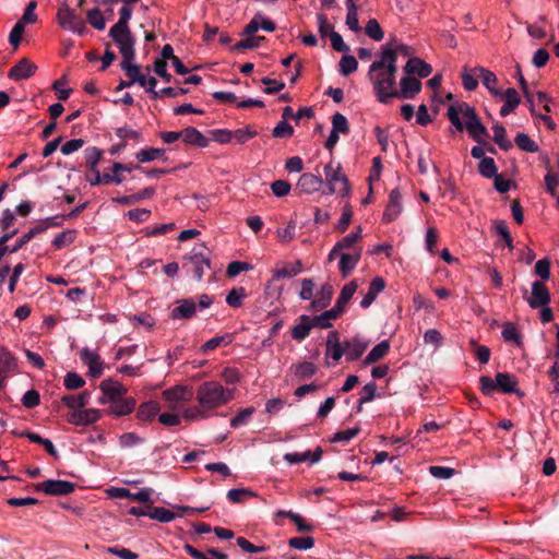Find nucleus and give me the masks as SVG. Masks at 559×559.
Listing matches in <instances>:
<instances>
[{
    "mask_svg": "<svg viewBox=\"0 0 559 559\" xmlns=\"http://www.w3.org/2000/svg\"><path fill=\"white\" fill-rule=\"evenodd\" d=\"M396 73L395 53L390 48H383L380 59L373 61L368 70V78L380 103L386 104L396 95Z\"/></svg>",
    "mask_w": 559,
    "mask_h": 559,
    "instance_id": "nucleus-1",
    "label": "nucleus"
},
{
    "mask_svg": "<svg viewBox=\"0 0 559 559\" xmlns=\"http://www.w3.org/2000/svg\"><path fill=\"white\" fill-rule=\"evenodd\" d=\"M447 117L457 131L466 130L469 136L479 144L484 143L489 135L487 128L476 115L475 108L465 102H456L450 105Z\"/></svg>",
    "mask_w": 559,
    "mask_h": 559,
    "instance_id": "nucleus-2",
    "label": "nucleus"
},
{
    "mask_svg": "<svg viewBox=\"0 0 559 559\" xmlns=\"http://www.w3.org/2000/svg\"><path fill=\"white\" fill-rule=\"evenodd\" d=\"M197 401L205 411L216 409L234 399V390L225 389L219 382L206 381L197 390Z\"/></svg>",
    "mask_w": 559,
    "mask_h": 559,
    "instance_id": "nucleus-3",
    "label": "nucleus"
},
{
    "mask_svg": "<svg viewBox=\"0 0 559 559\" xmlns=\"http://www.w3.org/2000/svg\"><path fill=\"white\" fill-rule=\"evenodd\" d=\"M516 384V378L508 372H498L495 380L488 376H481L479 379V389L487 396L492 395L497 390L507 394L519 393Z\"/></svg>",
    "mask_w": 559,
    "mask_h": 559,
    "instance_id": "nucleus-4",
    "label": "nucleus"
},
{
    "mask_svg": "<svg viewBox=\"0 0 559 559\" xmlns=\"http://www.w3.org/2000/svg\"><path fill=\"white\" fill-rule=\"evenodd\" d=\"M324 176L330 193H338L342 197L349 195V182L340 163L334 160L328 163L324 166Z\"/></svg>",
    "mask_w": 559,
    "mask_h": 559,
    "instance_id": "nucleus-5",
    "label": "nucleus"
},
{
    "mask_svg": "<svg viewBox=\"0 0 559 559\" xmlns=\"http://www.w3.org/2000/svg\"><path fill=\"white\" fill-rule=\"evenodd\" d=\"M57 21L62 28L74 34L84 35L86 32L84 20L66 3L59 8Z\"/></svg>",
    "mask_w": 559,
    "mask_h": 559,
    "instance_id": "nucleus-6",
    "label": "nucleus"
},
{
    "mask_svg": "<svg viewBox=\"0 0 559 559\" xmlns=\"http://www.w3.org/2000/svg\"><path fill=\"white\" fill-rule=\"evenodd\" d=\"M109 36L118 46L119 52L123 59H135V39L130 28H111Z\"/></svg>",
    "mask_w": 559,
    "mask_h": 559,
    "instance_id": "nucleus-7",
    "label": "nucleus"
},
{
    "mask_svg": "<svg viewBox=\"0 0 559 559\" xmlns=\"http://www.w3.org/2000/svg\"><path fill=\"white\" fill-rule=\"evenodd\" d=\"M207 248L204 245L195 246L190 255L187 257L191 264V271L198 281H201L205 270L211 267Z\"/></svg>",
    "mask_w": 559,
    "mask_h": 559,
    "instance_id": "nucleus-8",
    "label": "nucleus"
},
{
    "mask_svg": "<svg viewBox=\"0 0 559 559\" xmlns=\"http://www.w3.org/2000/svg\"><path fill=\"white\" fill-rule=\"evenodd\" d=\"M75 485L68 480L47 479L36 485V490L43 491L49 496H67L73 492Z\"/></svg>",
    "mask_w": 559,
    "mask_h": 559,
    "instance_id": "nucleus-9",
    "label": "nucleus"
},
{
    "mask_svg": "<svg viewBox=\"0 0 559 559\" xmlns=\"http://www.w3.org/2000/svg\"><path fill=\"white\" fill-rule=\"evenodd\" d=\"M550 299V293L543 282L535 281L532 283L531 296L526 298V301L532 309L548 306Z\"/></svg>",
    "mask_w": 559,
    "mask_h": 559,
    "instance_id": "nucleus-10",
    "label": "nucleus"
},
{
    "mask_svg": "<svg viewBox=\"0 0 559 559\" xmlns=\"http://www.w3.org/2000/svg\"><path fill=\"white\" fill-rule=\"evenodd\" d=\"M99 389L103 392V397L99 399L100 404L109 403L114 400L123 397L127 394L128 389L118 381L106 379L102 381Z\"/></svg>",
    "mask_w": 559,
    "mask_h": 559,
    "instance_id": "nucleus-11",
    "label": "nucleus"
},
{
    "mask_svg": "<svg viewBox=\"0 0 559 559\" xmlns=\"http://www.w3.org/2000/svg\"><path fill=\"white\" fill-rule=\"evenodd\" d=\"M421 91V82L406 74L400 81V88H396V98L413 99Z\"/></svg>",
    "mask_w": 559,
    "mask_h": 559,
    "instance_id": "nucleus-12",
    "label": "nucleus"
},
{
    "mask_svg": "<svg viewBox=\"0 0 559 559\" xmlns=\"http://www.w3.org/2000/svg\"><path fill=\"white\" fill-rule=\"evenodd\" d=\"M46 229H47L46 225H36V226L32 227L27 233H25L21 238H19L13 247H9L5 243L0 245V261L7 253L17 252L26 243H28L36 235L45 231Z\"/></svg>",
    "mask_w": 559,
    "mask_h": 559,
    "instance_id": "nucleus-13",
    "label": "nucleus"
},
{
    "mask_svg": "<svg viewBox=\"0 0 559 559\" xmlns=\"http://www.w3.org/2000/svg\"><path fill=\"white\" fill-rule=\"evenodd\" d=\"M191 391L183 385H175L163 392V397L168 402V406L176 409L180 402H186L191 399Z\"/></svg>",
    "mask_w": 559,
    "mask_h": 559,
    "instance_id": "nucleus-14",
    "label": "nucleus"
},
{
    "mask_svg": "<svg viewBox=\"0 0 559 559\" xmlns=\"http://www.w3.org/2000/svg\"><path fill=\"white\" fill-rule=\"evenodd\" d=\"M37 67L29 59H21L8 73V78L13 81H22L34 75Z\"/></svg>",
    "mask_w": 559,
    "mask_h": 559,
    "instance_id": "nucleus-15",
    "label": "nucleus"
},
{
    "mask_svg": "<svg viewBox=\"0 0 559 559\" xmlns=\"http://www.w3.org/2000/svg\"><path fill=\"white\" fill-rule=\"evenodd\" d=\"M81 360L88 367V374L91 377H99L103 372V361L95 350L84 347L80 352Z\"/></svg>",
    "mask_w": 559,
    "mask_h": 559,
    "instance_id": "nucleus-16",
    "label": "nucleus"
},
{
    "mask_svg": "<svg viewBox=\"0 0 559 559\" xmlns=\"http://www.w3.org/2000/svg\"><path fill=\"white\" fill-rule=\"evenodd\" d=\"M402 195L399 189H393L389 195V202L386 209L383 213L382 221L384 223H391L397 218V216L402 213Z\"/></svg>",
    "mask_w": 559,
    "mask_h": 559,
    "instance_id": "nucleus-17",
    "label": "nucleus"
},
{
    "mask_svg": "<svg viewBox=\"0 0 559 559\" xmlns=\"http://www.w3.org/2000/svg\"><path fill=\"white\" fill-rule=\"evenodd\" d=\"M100 418V411L88 408L74 411L68 416V421L75 426H86L97 421Z\"/></svg>",
    "mask_w": 559,
    "mask_h": 559,
    "instance_id": "nucleus-18",
    "label": "nucleus"
},
{
    "mask_svg": "<svg viewBox=\"0 0 559 559\" xmlns=\"http://www.w3.org/2000/svg\"><path fill=\"white\" fill-rule=\"evenodd\" d=\"M404 71L408 75L417 74L419 79H425L431 74L432 68L423 59L413 57L406 62Z\"/></svg>",
    "mask_w": 559,
    "mask_h": 559,
    "instance_id": "nucleus-19",
    "label": "nucleus"
},
{
    "mask_svg": "<svg viewBox=\"0 0 559 559\" xmlns=\"http://www.w3.org/2000/svg\"><path fill=\"white\" fill-rule=\"evenodd\" d=\"M109 403L110 406L107 409V413L117 417L126 416L132 413L136 405V402L133 397H121Z\"/></svg>",
    "mask_w": 559,
    "mask_h": 559,
    "instance_id": "nucleus-20",
    "label": "nucleus"
},
{
    "mask_svg": "<svg viewBox=\"0 0 559 559\" xmlns=\"http://www.w3.org/2000/svg\"><path fill=\"white\" fill-rule=\"evenodd\" d=\"M323 180L321 177L310 173L302 174L297 182V189L302 193H313L320 190Z\"/></svg>",
    "mask_w": 559,
    "mask_h": 559,
    "instance_id": "nucleus-21",
    "label": "nucleus"
},
{
    "mask_svg": "<svg viewBox=\"0 0 559 559\" xmlns=\"http://www.w3.org/2000/svg\"><path fill=\"white\" fill-rule=\"evenodd\" d=\"M322 453H323L322 449L318 447L313 452L306 451L302 453H297V452L286 453L284 455V460L290 465L302 463L306 461H309L310 464H314L321 460Z\"/></svg>",
    "mask_w": 559,
    "mask_h": 559,
    "instance_id": "nucleus-22",
    "label": "nucleus"
},
{
    "mask_svg": "<svg viewBox=\"0 0 559 559\" xmlns=\"http://www.w3.org/2000/svg\"><path fill=\"white\" fill-rule=\"evenodd\" d=\"M120 67L126 75L129 76L130 83H138L143 87L146 86V75L140 72V66L134 63V59H123Z\"/></svg>",
    "mask_w": 559,
    "mask_h": 559,
    "instance_id": "nucleus-23",
    "label": "nucleus"
},
{
    "mask_svg": "<svg viewBox=\"0 0 559 559\" xmlns=\"http://www.w3.org/2000/svg\"><path fill=\"white\" fill-rule=\"evenodd\" d=\"M476 74L481 80L483 85L495 96L502 97V91L497 87L498 79L497 75L483 67L476 68Z\"/></svg>",
    "mask_w": 559,
    "mask_h": 559,
    "instance_id": "nucleus-24",
    "label": "nucleus"
},
{
    "mask_svg": "<svg viewBox=\"0 0 559 559\" xmlns=\"http://www.w3.org/2000/svg\"><path fill=\"white\" fill-rule=\"evenodd\" d=\"M361 258V249L340 255L338 269L344 278L350 275Z\"/></svg>",
    "mask_w": 559,
    "mask_h": 559,
    "instance_id": "nucleus-25",
    "label": "nucleus"
},
{
    "mask_svg": "<svg viewBox=\"0 0 559 559\" xmlns=\"http://www.w3.org/2000/svg\"><path fill=\"white\" fill-rule=\"evenodd\" d=\"M384 288H385L384 280L379 276L374 277L369 285L368 292L366 293V295L362 297V299L360 301V307L364 309L369 308L372 305V302L376 300L378 295L384 290Z\"/></svg>",
    "mask_w": 559,
    "mask_h": 559,
    "instance_id": "nucleus-26",
    "label": "nucleus"
},
{
    "mask_svg": "<svg viewBox=\"0 0 559 559\" xmlns=\"http://www.w3.org/2000/svg\"><path fill=\"white\" fill-rule=\"evenodd\" d=\"M368 343L354 337L352 340H348L344 343V352L347 360H357L360 358V356L364 354V352L367 349Z\"/></svg>",
    "mask_w": 559,
    "mask_h": 559,
    "instance_id": "nucleus-27",
    "label": "nucleus"
},
{
    "mask_svg": "<svg viewBox=\"0 0 559 559\" xmlns=\"http://www.w3.org/2000/svg\"><path fill=\"white\" fill-rule=\"evenodd\" d=\"M178 306L171 310L170 317L177 319H190L197 312V304L192 299H182Z\"/></svg>",
    "mask_w": 559,
    "mask_h": 559,
    "instance_id": "nucleus-28",
    "label": "nucleus"
},
{
    "mask_svg": "<svg viewBox=\"0 0 559 559\" xmlns=\"http://www.w3.org/2000/svg\"><path fill=\"white\" fill-rule=\"evenodd\" d=\"M326 356L333 358L334 361H338L344 352V345L340 343V335L336 331H331L326 338Z\"/></svg>",
    "mask_w": 559,
    "mask_h": 559,
    "instance_id": "nucleus-29",
    "label": "nucleus"
},
{
    "mask_svg": "<svg viewBox=\"0 0 559 559\" xmlns=\"http://www.w3.org/2000/svg\"><path fill=\"white\" fill-rule=\"evenodd\" d=\"M302 271V263L300 260L295 261L292 264L284 263L281 267H276L272 271L273 280L278 281L282 278H290L298 275Z\"/></svg>",
    "mask_w": 559,
    "mask_h": 559,
    "instance_id": "nucleus-30",
    "label": "nucleus"
},
{
    "mask_svg": "<svg viewBox=\"0 0 559 559\" xmlns=\"http://www.w3.org/2000/svg\"><path fill=\"white\" fill-rule=\"evenodd\" d=\"M181 140L187 144H193L199 147H206L209 145V140L193 127L181 130Z\"/></svg>",
    "mask_w": 559,
    "mask_h": 559,
    "instance_id": "nucleus-31",
    "label": "nucleus"
},
{
    "mask_svg": "<svg viewBox=\"0 0 559 559\" xmlns=\"http://www.w3.org/2000/svg\"><path fill=\"white\" fill-rule=\"evenodd\" d=\"M502 97L506 98L504 104L500 108V116L507 117L510 115L521 103V98L515 88L510 87L506 92H502Z\"/></svg>",
    "mask_w": 559,
    "mask_h": 559,
    "instance_id": "nucleus-32",
    "label": "nucleus"
},
{
    "mask_svg": "<svg viewBox=\"0 0 559 559\" xmlns=\"http://www.w3.org/2000/svg\"><path fill=\"white\" fill-rule=\"evenodd\" d=\"M311 329L310 317L302 314L299 317V322L292 329V337L297 342H301L309 335Z\"/></svg>",
    "mask_w": 559,
    "mask_h": 559,
    "instance_id": "nucleus-33",
    "label": "nucleus"
},
{
    "mask_svg": "<svg viewBox=\"0 0 559 559\" xmlns=\"http://www.w3.org/2000/svg\"><path fill=\"white\" fill-rule=\"evenodd\" d=\"M333 296V287L329 284L322 285L319 297L314 300H312L310 305V309L312 311H320L328 307Z\"/></svg>",
    "mask_w": 559,
    "mask_h": 559,
    "instance_id": "nucleus-34",
    "label": "nucleus"
},
{
    "mask_svg": "<svg viewBox=\"0 0 559 559\" xmlns=\"http://www.w3.org/2000/svg\"><path fill=\"white\" fill-rule=\"evenodd\" d=\"M91 392L83 391L76 395H66L62 397V403L72 409H80L90 403Z\"/></svg>",
    "mask_w": 559,
    "mask_h": 559,
    "instance_id": "nucleus-35",
    "label": "nucleus"
},
{
    "mask_svg": "<svg viewBox=\"0 0 559 559\" xmlns=\"http://www.w3.org/2000/svg\"><path fill=\"white\" fill-rule=\"evenodd\" d=\"M317 366L311 361H301L292 366V371L299 380L310 379L317 373Z\"/></svg>",
    "mask_w": 559,
    "mask_h": 559,
    "instance_id": "nucleus-36",
    "label": "nucleus"
},
{
    "mask_svg": "<svg viewBox=\"0 0 559 559\" xmlns=\"http://www.w3.org/2000/svg\"><path fill=\"white\" fill-rule=\"evenodd\" d=\"M390 349V343L388 341H382L377 344L366 356L364 364L371 365L383 358Z\"/></svg>",
    "mask_w": 559,
    "mask_h": 559,
    "instance_id": "nucleus-37",
    "label": "nucleus"
},
{
    "mask_svg": "<svg viewBox=\"0 0 559 559\" xmlns=\"http://www.w3.org/2000/svg\"><path fill=\"white\" fill-rule=\"evenodd\" d=\"M159 412V406L156 402L150 401L140 405L138 409V418L140 420H152Z\"/></svg>",
    "mask_w": 559,
    "mask_h": 559,
    "instance_id": "nucleus-38",
    "label": "nucleus"
},
{
    "mask_svg": "<svg viewBox=\"0 0 559 559\" xmlns=\"http://www.w3.org/2000/svg\"><path fill=\"white\" fill-rule=\"evenodd\" d=\"M255 496V492L248 488H234L227 491V498L233 503H242L249 498H253Z\"/></svg>",
    "mask_w": 559,
    "mask_h": 559,
    "instance_id": "nucleus-39",
    "label": "nucleus"
},
{
    "mask_svg": "<svg viewBox=\"0 0 559 559\" xmlns=\"http://www.w3.org/2000/svg\"><path fill=\"white\" fill-rule=\"evenodd\" d=\"M155 193V190L153 188H145L142 191L131 194V195H123L120 198H117L116 201L120 204L128 205L132 204L134 202H138L143 199H150Z\"/></svg>",
    "mask_w": 559,
    "mask_h": 559,
    "instance_id": "nucleus-40",
    "label": "nucleus"
},
{
    "mask_svg": "<svg viewBox=\"0 0 559 559\" xmlns=\"http://www.w3.org/2000/svg\"><path fill=\"white\" fill-rule=\"evenodd\" d=\"M479 174L488 179H491L498 175V168L492 157H483L478 164Z\"/></svg>",
    "mask_w": 559,
    "mask_h": 559,
    "instance_id": "nucleus-41",
    "label": "nucleus"
},
{
    "mask_svg": "<svg viewBox=\"0 0 559 559\" xmlns=\"http://www.w3.org/2000/svg\"><path fill=\"white\" fill-rule=\"evenodd\" d=\"M357 288H358V285H357L356 281H352L348 284H346L342 288L341 294L335 304L345 310L346 305L352 299V297L354 296Z\"/></svg>",
    "mask_w": 559,
    "mask_h": 559,
    "instance_id": "nucleus-42",
    "label": "nucleus"
},
{
    "mask_svg": "<svg viewBox=\"0 0 559 559\" xmlns=\"http://www.w3.org/2000/svg\"><path fill=\"white\" fill-rule=\"evenodd\" d=\"M495 233L501 237V240L509 249H513V240L504 221L497 219L493 222Z\"/></svg>",
    "mask_w": 559,
    "mask_h": 559,
    "instance_id": "nucleus-43",
    "label": "nucleus"
},
{
    "mask_svg": "<svg viewBox=\"0 0 559 559\" xmlns=\"http://www.w3.org/2000/svg\"><path fill=\"white\" fill-rule=\"evenodd\" d=\"M518 147L524 152L536 153L539 147L526 133H518L514 139Z\"/></svg>",
    "mask_w": 559,
    "mask_h": 559,
    "instance_id": "nucleus-44",
    "label": "nucleus"
},
{
    "mask_svg": "<svg viewBox=\"0 0 559 559\" xmlns=\"http://www.w3.org/2000/svg\"><path fill=\"white\" fill-rule=\"evenodd\" d=\"M175 513L163 507H155L148 511V518L160 523H169L175 519Z\"/></svg>",
    "mask_w": 559,
    "mask_h": 559,
    "instance_id": "nucleus-45",
    "label": "nucleus"
},
{
    "mask_svg": "<svg viewBox=\"0 0 559 559\" xmlns=\"http://www.w3.org/2000/svg\"><path fill=\"white\" fill-rule=\"evenodd\" d=\"M264 39L262 36H252L247 35V38H243L236 43L233 47V51H242L246 49H253L260 46V43Z\"/></svg>",
    "mask_w": 559,
    "mask_h": 559,
    "instance_id": "nucleus-46",
    "label": "nucleus"
},
{
    "mask_svg": "<svg viewBox=\"0 0 559 559\" xmlns=\"http://www.w3.org/2000/svg\"><path fill=\"white\" fill-rule=\"evenodd\" d=\"M258 135V132L250 126L231 131L233 141L237 144H245Z\"/></svg>",
    "mask_w": 559,
    "mask_h": 559,
    "instance_id": "nucleus-47",
    "label": "nucleus"
},
{
    "mask_svg": "<svg viewBox=\"0 0 559 559\" xmlns=\"http://www.w3.org/2000/svg\"><path fill=\"white\" fill-rule=\"evenodd\" d=\"M493 130V141L497 145L503 150L508 151L512 147V143L507 139V132L503 126L496 124L492 127Z\"/></svg>",
    "mask_w": 559,
    "mask_h": 559,
    "instance_id": "nucleus-48",
    "label": "nucleus"
},
{
    "mask_svg": "<svg viewBox=\"0 0 559 559\" xmlns=\"http://www.w3.org/2000/svg\"><path fill=\"white\" fill-rule=\"evenodd\" d=\"M74 239L75 230L68 229L55 236V238L52 239V246L56 249H61L70 246L74 241Z\"/></svg>",
    "mask_w": 559,
    "mask_h": 559,
    "instance_id": "nucleus-49",
    "label": "nucleus"
},
{
    "mask_svg": "<svg viewBox=\"0 0 559 559\" xmlns=\"http://www.w3.org/2000/svg\"><path fill=\"white\" fill-rule=\"evenodd\" d=\"M165 154L164 148L147 147L136 153V159L140 163H148L156 158L162 157Z\"/></svg>",
    "mask_w": 559,
    "mask_h": 559,
    "instance_id": "nucleus-50",
    "label": "nucleus"
},
{
    "mask_svg": "<svg viewBox=\"0 0 559 559\" xmlns=\"http://www.w3.org/2000/svg\"><path fill=\"white\" fill-rule=\"evenodd\" d=\"M230 342H231V337L228 334L215 336V337L210 338L202 345L201 352L203 354H207L209 352L215 349L216 347H218L221 345H228Z\"/></svg>",
    "mask_w": 559,
    "mask_h": 559,
    "instance_id": "nucleus-51",
    "label": "nucleus"
},
{
    "mask_svg": "<svg viewBox=\"0 0 559 559\" xmlns=\"http://www.w3.org/2000/svg\"><path fill=\"white\" fill-rule=\"evenodd\" d=\"M103 155V151L98 147L91 146L85 148L84 151V157L86 160V164L91 170L97 169V164L99 163Z\"/></svg>",
    "mask_w": 559,
    "mask_h": 559,
    "instance_id": "nucleus-52",
    "label": "nucleus"
},
{
    "mask_svg": "<svg viewBox=\"0 0 559 559\" xmlns=\"http://www.w3.org/2000/svg\"><path fill=\"white\" fill-rule=\"evenodd\" d=\"M338 66L340 73L344 76H347L357 70L358 62L354 56L346 55L342 57Z\"/></svg>",
    "mask_w": 559,
    "mask_h": 559,
    "instance_id": "nucleus-53",
    "label": "nucleus"
},
{
    "mask_svg": "<svg viewBox=\"0 0 559 559\" xmlns=\"http://www.w3.org/2000/svg\"><path fill=\"white\" fill-rule=\"evenodd\" d=\"M246 296L247 293L243 287L233 288L226 296V304L233 308H238Z\"/></svg>",
    "mask_w": 559,
    "mask_h": 559,
    "instance_id": "nucleus-54",
    "label": "nucleus"
},
{
    "mask_svg": "<svg viewBox=\"0 0 559 559\" xmlns=\"http://www.w3.org/2000/svg\"><path fill=\"white\" fill-rule=\"evenodd\" d=\"M332 131L338 134H347L349 132L347 118L343 114L335 112L332 116Z\"/></svg>",
    "mask_w": 559,
    "mask_h": 559,
    "instance_id": "nucleus-55",
    "label": "nucleus"
},
{
    "mask_svg": "<svg viewBox=\"0 0 559 559\" xmlns=\"http://www.w3.org/2000/svg\"><path fill=\"white\" fill-rule=\"evenodd\" d=\"M87 22L97 31H103L106 26V21L99 9L94 8L87 11Z\"/></svg>",
    "mask_w": 559,
    "mask_h": 559,
    "instance_id": "nucleus-56",
    "label": "nucleus"
},
{
    "mask_svg": "<svg viewBox=\"0 0 559 559\" xmlns=\"http://www.w3.org/2000/svg\"><path fill=\"white\" fill-rule=\"evenodd\" d=\"M366 34L377 40L380 41L384 38V33L376 19H370L365 26Z\"/></svg>",
    "mask_w": 559,
    "mask_h": 559,
    "instance_id": "nucleus-57",
    "label": "nucleus"
},
{
    "mask_svg": "<svg viewBox=\"0 0 559 559\" xmlns=\"http://www.w3.org/2000/svg\"><path fill=\"white\" fill-rule=\"evenodd\" d=\"M133 8L129 5H122L119 10V19L115 25L111 26V28H130L129 27V21L132 17Z\"/></svg>",
    "mask_w": 559,
    "mask_h": 559,
    "instance_id": "nucleus-58",
    "label": "nucleus"
},
{
    "mask_svg": "<svg viewBox=\"0 0 559 559\" xmlns=\"http://www.w3.org/2000/svg\"><path fill=\"white\" fill-rule=\"evenodd\" d=\"M144 439L135 432H126L119 437V445L124 449L136 447L143 443Z\"/></svg>",
    "mask_w": 559,
    "mask_h": 559,
    "instance_id": "nucleus-59",
    "label": "nucleus"
},
{
    "mask_svg": "<svg viewBox=\"0 0 559 559\" xmlns=\"http://www.w3.org/2000/svg\"><path fill=\"white\" fill-rule=\"evenodd\" d=\"M288 545L297 550H308L313 547L314 539L311 536L292 537Z\"/></svg>",
    "mask_w": 559,
    "mask_h": 559,
    "instance_id": "nucleus-60",
    "label": "nucleus"
},
{
    "mask_svg": "<svg viewBox=\"0 0 559 559\" xmlns=\"http://www.w3.org/2000/svg\"><path fill=\"white\" fill-rule=\"evenodd\" d=\"M254 407L250 406L239 411V413L231 418L230 427L238 428L248 423L249 418L254 414Z\"/></svg>",
    "mask_w": 559,
    "mask_h": 559,
    "instance_id": "nucleus-61",
    "label": "nucleus"
},
{
    "mask_svg": "<svg viewBox=\"0 0 559 559\" xmlns=\"http://www.w3.org/2000/svg\"><path fill=\"white\" fill-rule=\"evenodd\" d=\"M548 377L551 381L550 395L559 396V360H555L552 367L548 370Z\"/></svg>",
    "mask_w": 559,
    "mask_h": 559,
    "instance_id": "nucleus-62",
    "label": "nucleus"
},
{
    "mask_svg": "<svg viewBox=\"0 0 559 559\" xmlns=\"http://www.w3.org/2000/svg\"><path fill=\"white\" fill-rule=\"evenodd\" d=\"M294 134L293 127L285 120L280 121L272 130V135L275 139L290 138Z\"/></svg>",
    "mask_w": 559,
    "mask_h": 559,
    "instance_id": "nucleus-63",
    "label": "nucleus"
},
{
    "mask_svg": "<svg viewBox=\"0 0 559 559\" xmlns=\"http://www.w3.org/2000/svg\"><path fill=\"white\" fill-rule=\"evenodd\" d=\"M478 74H476V68L471 72L466 70L462 73V84L466 91H474L478 85Z\"/></svg>",
    "mask_w": 559,
    "mask_h": 559,
    "instance_id": "nucleus-64",
    "label": "nucleus"
}]
</instances>
